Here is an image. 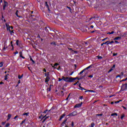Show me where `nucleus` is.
Returning a JSON list of instances; mask_svg holds the SVG:
<instances>
[{"mask_svg": "<svg viewBox=\"0 0 127 127\" xmlns=\"http://www.w3.org/2000/svg\"><path fill=\"white\" fill-rule=\"evenodd\" d=\"M62 79H63L64 81H65V82H66L68 83H72V82H74V81H75L76 78L69 77H65L64 76H62Z\"/></svg>", "mask_w": 127, "mask_h": 127, "instance_id": "f257e3e1", "label": "nucleus"}, {"mask_svg": "<svg viewBox=\"0 0 127 127\" xmlns=\"http://www.w3.org/2000/svg\"><path fill=\"white\" fill-rule=\"evenodd\" d=\"M127 89V83L122 84L121 86V91H126Z\"/></svg>", "mask_w": 127, "mask_h": 127, "instance_id": "f03ea898", "label": "nucleus"}, {"mask_svg": "<svg viewBox=\"0 0 127 127\" xmlns=\"http://www.w3.org/2000/svg\"><path fill=\"white\" fill-rule=\"evenodd\" d=\"M49 80H50V77H49V72H48V75L45 79V83H48V82H49Z\"/></svg>", "mask_w": 127, "mask_h": 127, "instance_id": "7ed1b4c3", "label": "nucleus"}, {"mask_svg": "<svg viewBox=\"0 0 127 127\" xmlns=\"http://www.w3.org/2000/svg\"><path fill=\"white\" fill-rule=\"evenodd\" d=\"M69 117H73L74 116H77V111H74L73 112L68 115Z\"/></svg>", "mask_w": 127, "mask_h": 127, "instance_id": "20e7f679", "label": "nucleus"}, {"mask_svg": "<svg viewBox=\"0 0 127 127\" xmlns=\"http://www.w3.org/2000/svg\"><path fill=\"white\" fill-rule=\"evenodd\" d=\"M8 3H7V2H6V1H4V4L3 6V10H4V9H5V7H6V6H8Z\"/></svg>", "mask_w": 127, "mask_h": 127, "instance_id": "39448f33", "label": "nucleus"}, {"mask_svg": "<svg viewBox=\"0 0 127 127\" xmlns=\"http://www.w3.org/2000/svg\"><path fill=\"white\" fill-rule=\"evenodd\" d=\"M83 103L81 102V103H78V104H76L74 108H80L82 106V105Z\"/></svg>", "mask_w": 127, "mask_h": 127, "instance_id": "423d86ee", "label": "nucleus"}, {"mask_svg": "<svg viewBox=\"0 0 127 127\" xmlns=\"http://www.w3.org/2000/svg\"><path fill=\"white\" fill-rule=\"evenodd\" d=\"M47 115H46L42 118V120H43L44 119L43 121H42L43 123H44L45 121H46L48 119V118H49V116L47 117Z\"/></svg>", "mask_w": 127, "mask_h": 127, "instance_id": "0eeeda50", "label": "nucleus"}, {"mask_svg": "<svg viewBox=\"0 0 127 127\" xmlns=\"http://www.w3.org/2000/svg\"><path fill=\"white\" fill-rule=\"evenodd\" d=\"M45 6L48 8L49 12H50V8H49V5H48V3L47 2V1H46L45 2Z\"/></svg>", "mask_w": 127, "mask_h": 127, "instance_id": "6e6552de", "label": "nucleus"}, {"mask_svg": "<svg viewBox=\"0 0 127 127\" xmlns=\"http://www.w3.org/2000/svg\"><path fill=\"white\" fill-rule=\"evenodd\" d=\"M66 122H67V119H65L64 122H63L62 124H61V127H64V125L66 126Z\"/></svg>", "mask_w": 127, "mask_h": 127, "instance_id": "1a4fd4ad", "label": "nucleus"}, {"mask_svg": "<svg viewBox=\"0 0 127 127\" xmlns=\"http://www.w3.org/2000/svg\"><path fill=\"white\" fill-rule=\"evenodd\" d=\"M7 48V46H6V42H4V47L3 48V50L4 51Z\"/></svg>", "mask_w": 127, "mask_h": 127, "instance_id": "9d476101", "label": "nucleus"}, {"mask_svg": "<svg viewBox=\"0 0 127 127\" xmlns=\"http://www.w3.org/2000/svg\"><path fill=\"white\" fill-rule=\"evenodd\" d=\"M65 116H66V114H65V113H64L63 114H62V116L60 118L59 121H61V120H62V119H63V118L64 117H65Z\"/></svg>", "mask_w": 127, "mask_h": 127, "instance_id": "9b49d317", "label": "nucleus"}, {"mask_svg": "<svg viewBox=\"0 0 127 127\" xmlns=\"http://www.w3.org/2000/svg\"><path fill=\"white\" fill-rule=\"evenodd\" d=\"M19 56L21 57V58H22L23 59H25V57L22 56V52H19Z\"/></svg>", "mask_w": 127, "mask_h": 127, "instance_id": "f8f14e48", "label": "nucleus"}, {"mask_svg": "<svg viewBox=\"0 0 127 127\" xmlns=\"http://www.w3.org/2000/svg\"><path fill=\"white\" fill-rule=\"evenodd\" d=\"M13 29V27H8V28H7V30H9V31L10 32V31H11V30H12V29Z\"/></svg>", "mask_w": 127, "mask_h": 127, "instance_id": "ddd939ff", "label": "nucleus"}, {"mask_svg": "<svg viewBox=\"0 0 127 127\" xmlns=\"http://www.w3.org/2000/svg\"><path fill=\"white\" fill-rule=\"evenodd\" d=\"M7 121H8L9 120H10V118H11V114H8L7 115Z\"/></svg>", "mask_w": 127, "mask_h": 127, "instance_id": "4468645a", "label": "nucleus"}, {"mask_svg": "<svg viewBox=\"0 0 127 127\" xmlns=\"http://www.w3.org/2000/svg\"><path fill=\"white\" fill-rule=\"evenodd\" d=\"M78 86H79V87L80 88V90H86L84 88L82 87L81 86V83H79Z\"/></svg>", "mask_w": 127, "mask_h": 127, "instance_id": "2eb2a0df", "label": "nucleus"}, {"mask_svg": "<svg viewBox=\"0 0 127 127\" xmlns=\"http://www.w3.org/2000/svg\"><path fill=\"white\" fill-rule=\"evenodd\" d=\"M109 42H110V41H106V42L101 44V46H103L104 45V44H108V43H109Z\"/></svg>", "mask_w": 127, "mask_h": 127, "instance_id": "dca6fc26", "label": "nucleus"}, {"mask_svg": "<svg viewBox=\"0 0 127 127\" xmlns=\"http://www.w3.org/2000/svg\"><path fill=\"white\" fill-rule=\"evenodd\" d=\"M51 45H54V46H56V43L55 42H52L50 43Z\"/></svg>", "mask_w": 127, "mask_h": 127, "instance_id": "f3484780", "label": "nucleus"}, {"mask_svg": "<svg viewBox=\"0 0 127 127\" xmlns=\"http://www.w3.org/2000/svg\"><path fill=\"white\" fill-rule=\"evenodd\" d=\"M119 39H122V37H117L114 38V40H119Z\"/></svg>", "mask_w": 127, "mask_h": 127, "instance_id": "a211bd4d", "label": "nucleus"}, {"mask_svg": "<svg viewBox=\"0 0 127 127\" xmlns=\"http://www.w3.org/2000/svg\"><path fill=\"white\" fill-rule=\"evenodd\" d=\"M51 86H53V85H50V87L47 88V91H48V92H50V91H51Z\"/></svg>", "mask_w": 127, "mask_h": 127, "instance_id": "6ab92c4d", "label": "nucleus"}, {"mask_svg": "<svg viewBox=\"0 0 127 127\" xmlns=\"http://www.w3.org/2000/svg\"><path fill=\"white\" fill-rule=\"evenodd\" d=\"M92 66V65H89V66L84 68V70L86 71V70H88V69H90V68H91Z\"/></svg>", "mask_w": 127, "mask_h": 127, "instance_id": "aec40b11", "label": "nucleus"}, {"mask_svg": "<svg viewBox=\"0 0 127 127\" xmlns=\"http://www.w3.org/2000/svg\"><path fill=\"white\" fill-rule=\"evenodd\" d=\"M15 15H16V16H17V17H20L18 15V10H16V12H15Z\"/></svg>", "mask_w": 127, "mask_h": 127, "instance_id": "412c9836", "label": "nucleus"}, {"mask_svg": "<svg viewBox=\"0 0 127 127\" xmlns=\"http://www.w3.org/2000/svg\"><path fill=\"white\" fill-rule=\"evenodd\" d=\"M118 116V114L117 113H112V114H111V116L112 117H113V116Z\"/></svg>", "mask_w": 127, "mask_h": 127, "instance_id": "4be33fe9", "label": "nucleus"}, {"mask_svg": "<svg viewBox=\"0 0 127 127\" xmlns=\"http://www.w3.org/2000/svg\"><path fill=\"white\" fill-rule=\"evenodd\" d=\"M28 115H29V113H25L22 115V116H28Z\"/></svg>", "mask_w": 127, "mask_h": 127, "instance_id": "5701e85b", "label": "nucleus"}, {"mask_svg": "<svg viewBox=\"0 0 127 127\" xmlns=\"http://www.w3.org/2000/svg\"><path fill=\"white\" fill-rule=\"evenodd\" d=\"M85 93H86V92H91L92 93H94V90H88L85 91Z\"/></svg>", "mask_w": 127, "mask_h": 127, "instance_id": "b1692460", "label": "nucleus"}, {"mask_svg": "<svg viewBox=\"0 0 127 127\" xmlns=\"http://www.w3.org/2000/svg\"><path fill=\"white\" fill-rule=\"evenodd\" d=\"M112 43H114V41H111V42H109L107 43V45H109V44H112Z\"/></svg>", "mask_w": 127, "mask_h": 127, "instance_id": "393cba45", "label": "nucleus"}, {"mask_svg": "<svg viewBox=\"0 0 127 127\" xmlns=\"http://www.w3.org/2000/svg\"><path fill=\"white\" fill-rule=\"evenodd\" d=\"M30 60H31V61L32 62L33 64H34V63H35V62H34V61H33L32 58H31V57H30Z\"/></svg>", "mask_w": 127, "mask_h": 127, "instance_id": "a878e982", "label": "nucleus"}, {"mask_svg": "<svg viewBox=\"0 0 127 127\" xmlns=\"http://www.w3.org/2000/svg\"><path fill=\"white\" fill-rule=\"evenodd\" d=\"M95 127V123H92L91 124V127Z\"/></svg>", "mask_w": 127, "mask_h": 127, "instance_id": "bb28decb", "label": "nucleus"}, {"mask_svg": "<svg viewBox=\"0 0 127 127\" xmlns=\"http://www.w3.org/2000/svg\"><path fill=\"white\" fill-rule=\"evenodd\" d=\"M85 71H86L85 70V69H84L83 70H82L80 73L79 74H83V73H84V72H85Z\"/></svg>", "mask_w": 127, "mask_h": 127, "instance_id": "cd10ccee", "label": "nucleus"}, {"mask_svg": "<svg viewBox=\"0 0 127 127\" xmlns=\"http://www.w3.org/2000/svg\"><path fill=\"white\" fill-rule=\"evenodd\" d=\"M7 76H8V74L5 75L4 80H7Z\"/></svg>", "mask_w": 127, "mask_h": 127, "instance_id": "c85d7f7f", "label": "nucleus"}, {"mask_svg": "<svg viewBox=\"0 0 127 127\" xmlns=\"http://www.w3.org/2000/svg\"><path fill=\"white\" fill-rule=\"evenodd\" d=\"M3 66V62L0 63V67H2Z\"/></svg>", "mask_w": 127, "mask_h": 127, "instance_id": "c756f323", "label": "nucleus"}, {"mask_svg": "<svg viewBox=\"0 0 127 127\" xmlns=\"http://www.w3.org/2000/svg\"><path fill=\"white\" fill-rule=\"evenodd\" d=\"M127 77L125 79H123L122 80H121L120 82H125V81H127Z\"/></svg>", "mask_w": 127, "mask_h": 127, "instance_id": "7c9ffc66", "label": "nucleus"}, {"mask_svg": "<svg viewBox=\"0 0 127 127\" xmlns=\"http://www.w3.org/2000/svg\"><path fill=\"white\" fill-rule=\"evenodd\" d=\"M103 116V114H96V116L97 117H100V116Z\"/></svg>", "mask_w": 127, "mask_h": 127, "instance_id": "2f4dec72", "label": "nucleus"}, {"mask_svg": "<svg viewBox=\"0 0 127 127\" xmlns=\"http://www.w3.org/2000/svg\"><path fill=\"white\" fill-rule=\"evenodd\" d=\"M97 58L98 59H103V57L102 56H97Z\"/></svg>", "mask_w": 127, "mask_h": 127, "instance_id": "473e14b6", "label": "nucleus"}, {"mask_svg": "<svg viewBox=\"0 0 127 127\" xmlns=\"http://www.w3.org/2000/svg\"><path fill=\"white\" fill-rule=\"evenodd\" d=\"M125 118V114H122L121 116V119L123 120Z\"/></svg>", "mask_w": 127, "mask_h": 127, "instance_id": "72a5a7b5", "label": "nucleus"}, {"mask_svg": "<svg viewBox=\"0 0 127 127\" xmlns=\"http://www.w3.org/2000/svg\"><path fill=\"white\" fill-rule=\"evenodd\" d=\"M6 28H8V27H10V26H9V25L7 23H6Z\"/></svg>", "mask_w": 127, "mask_h": 127, "instance_id": "f704fd0d", "label": "nucleus"}, {"mask_svg": "<svg viewBox=\"0 0 127 127\" xmlns=\"http://www.w3.org/2000/svg\"><path fill=\"white\" fill-rule=\"evenodd\" d=\"M114 33L115 32L112 31L111 32L108 33V34H114Z\"/></svg>", "mask_w": 127, "mask_h": 127, "instance_id": "c9c22d12", "label": "nucleus"}, {"mask_svg": "<svg viewBox=\"0 0 127 127\" xmlns=\"http://www.w3.org/2000/svg\"><path fill=\"white\" fill-rule=\"evenodd\" d=\"M25 123V120L22 121V122L20 123V125H23Z\"/></svg>", "mask_w": 127, "mask_h": 127, "instance_id": "e433bc0d", "label": "nucleus"}, {"mask_svg": "<svg viewBox=\"0 0 127 127\" xmlns=\"http://www.w3.org/2000/svg\"><path fill=\"white\" fill-rule=\"evenodd\" d=\"M58 65H59V64H57V63H56L54 66H53V67H55L56 66H58Z\"/></svg>", "mask_w": 127, "mask_h": 127, "instance_id": "4c0bfd02", "label": "nucleus"}, {"mask_svg": "<svg viewBox=\"0 0 127 127\" xmlns=\"http://www.w3.org/2000/svg\"><path fill=\"white\" fill-rule=\"evenodd\" d=\"M107 39H109V38L107 37L102 40V41H105V40H107Z\"/></svg>", "mask_w": 127, "mask_h": 127, "instance_id": "58836bf2", "label": "nucleus"}, {"mask_svg": "<svg viewBox=\"0 0 127 127\" xmlns=\"http://www.w3.org/2000/svg\"><path fill=\"white\" fill-rule=\"evenodd\" d=\"M9 127V123H7L5 126V127Z\"/></svg>", "mask_w": 127, "mask_h": 127, "instance_id": "ea45409f", "label": "nucleus"}, {"mask_svg": "<svg viewBox=\"0 0 127 127\" xmlns=\"http://www.w3.org/2000/svg\"><path fill=\"white\" fill-rule=\"evenodd\" d=\"M19 40H16V45H17V46H18V42H19Z\"/></svg>", "mask_w": 127, "mask_h": 127, "instance_id": "a19ab883", "label": "nucleus"}, {"mask_svg": "<svg viewBox=\"0 0 127 127\" xmlns=\"http://www.w3.org/2000/svg\"><path fill=\"white\" fill-rule=\"evenodd\" d=\"M116 67V65L115 64H114L113 66L112 67L111 69H115V68Z\"/></svg>", "mask_w": 127, "mask_h": 127, "instance_id": "79ce46f5", "label": "nucleus"}, {"mask_svg": "<svg viewBox=\"0 0 127 127\" xmlns=\"http://www.w3.org/2000/svg\"><path fill=\"white\" fill-rule=\"evenodd\" d=\"M11 46H12V48L11 49V50H13V45H12V42H11Z\"/></svg>", "mask_w": 127, "mask_h": 127, "instance_id": "37998d69", "label": "nucleus"}, {"mask_svg": "<svg viewBox=\"0 0 127 127\" xmlns=\"http://www.w3.org/2000/svg\"><path fill=\"white\" fill-rule=\"evenodd\" d=\"M113 70H114V69L111 68V69L108 71V73H110V72L112 71Z\"/></svg>", "mask_w": 127, "mask_h": 127, "instance_id": "c03bdc74", "label": "nucleus"}, {"mask_svg": "<svg viewBox=\"0 0 127 127\" xmlns=\"http://www.w3.org/2000/svg\"><path fill=\"white\" fill-rule=\"evenodd\" d=\"M9 32H10V34H11V35H12V33H13V30L10 31Z\"/></svg>", "mask_w": 127, "mask_h": 127, "instance_id": "a18cd8bd", "label": "nucleus"}, {"mask_svg": "<svg viewBox=\"0 0 127 127\" xmlns=\"http://www.w3.org/2000/svg\"><path fill=\"white\" fill-rule=\"evenodd\" d=\"M17 118H18V115H16V116H15V117L14 118V120H16V119H17Z\"/></svg>", "mask_w": 127, "mask_h": 127, "instance_id": "49530a36", "label": "nucleus"}, {"mask_svg": "<svg viewBox=\"0 0 127 127\" xmlns=\"http://www.w3.org/2000/svg\"><path fill=\"white\" fill-rule=\"evenodd\" d=\"M88 77L89 78H93V75H88Z\"/></svg>", "mask_w": 127, "mask_h": 127, "instance_id": "de8ad7c7", "label": "nucleus"}, {"mask_svg": "<svg viewBox=\"0 0 127 127\" xmlns=\"http://www.w3.org/2000/svg\"><path fill=\"white\" fill-rule=\"evenodd\" d=\"M47 112H48V110H46L44 112V114H46V113H47Z\"/></svg>", "mask_w": 127, "mask_h": 127, "instance_id": "09e8293b", "label": "nucleus"}, {"mask_svg": "<svg viewBox=\"0 0 127 127\" xmlns=\"http://www.w3.org/2000/svg\"><path fill=\"white\" fill-rule=\"evenodd\" d=\"M62 80H63V79L62 78H59V82H61V81H62Z\"/></svg>", "mask_w": 127, "mask_h": 127, "instance_id": "8fccbe9b", "label": "nucleus"}, {"mask_svg": "<svg viewBox=\"0 0 127 127\" xmlns=\"http://www.w3.org/2000/svg\"><path fill=\"white\" fill-rule=\"evenodd\" d=\"M45 30L46 31H47V32H48V30L47 29V27H46L45 28Z\"/></svg>", "mask_w": 127, "mask_h": 127, "instance_id": "3c124183", "label": "nucleus"}, {"mask_svg": "<svg viewBox=\"0 0 127 127\" xmlns=\"http://www.w3.org/2000/svg\"><path fill=\"white\" fill-rule=\"evenodd\" d=\"M71 127H74V122H71Z\"/></svg>", "mask_w": 127, "mask_h": 127, "instance_id": "603ef678", "label": "nucleus"}, {"mask_svg": "<svg viewBox=\"0 0 127 127\" xmlns=\"http://www.w3.org/2000/svg\"><path fill=\"white\" fill-rule=\"evenodd\" d=\"M18 79H21L22 77H21V76L20 75H19L18 76Z\"/></svg>", "mask_w": 127, "mask_h": 127, "instance_id": "864d4df0", "label": "nucleus"}, {"mask_svg": "<svg viewBox=\"0 0 127 127\" xmlns=\"http://www.w3.org/2000/svg\"><path fill=\"white\" fill-rule=\"evenodd\" d=\"M2 126H4L5 125V122H2Z\"/></svg>", "mask_w": 127, "mask_h": 127, "instance_id": "5fc2aeb1", "label": "nucleus"}, {"mask_svg": "<svg viewBox=\"0 0 127 127\" xmlns=\"http://www.w3.org/2000/svg\"><path fill=\"white\" fill-rule=\"evenodd\" d=\"M74 78H76V79H77L78 80H80V79H83V78H79L78 77H74Z\"/></svg>", "mask_w": 127, "mask_h": 127, "instance_id": "6e6d98bb", "label": "nucleus"}, {"mask_svg": "<svg viewBox=\"0 0 127 127\" xmlns=\"http://www.w3.org/2000/svg\"><path fill=\"white\" fill-rule=\"evenodd\" d=\"M18 54V52H17V51H16V52L14 53V54Z\"/></svg>", "mask_w": 127, "mask_h": 127, "instance_id": "4d7b16f0", "label": "nucleus"}, {"mask_svg": "<svg viewBox=\"0 0 127 127\" xmlns=\"http://www.w3.org/2000/svg\"><path fill=\"white\" fill-rule=\"evenodd\" d=\"M73 73H74V71H72L71 73L69 74L70 76L72 75L73 74Z\"/></svg>", "mask_w": 127, "mask_h": 127, "instance_id": "13d9d810", "label": "nucleus"}, {"mask_svg": "<svg viewBox=\"0 0 127 127\" xmlns=\"http://www.w3.org/2000/svg\"><path fill=\"white\" fill-rule=\"evenodd\" d=\"M115 103V104H119V103H120V101H116Z\"/></svg>", "mask_w": 127, "mask_h": 127, "instance_id": "bf43d9fd", "label": "nucleus"}, {"mask_svg": "<svg viewBox=\"0 0 127 127\" xmlns=\"http://www.w3.org/2000/svg\"><path fill=\"white\" fill-rule=\"evenodd\" d=\"M122 107H123V109H124L125 110H127V108H126V107H125V106H122Z\"/></svg>", "mask_w": 127, "mask_h": 127, "instance_id": "052dcab7", "label": "nucleus"}, {"mask_svg": "<svg viewBox=\"0 0 127 127\" xmlns=\"http://www.w3.org/2000/svg\"><path fill=\"white\" fill-rule=\"evenodd\" d=\"M95 17H91V18H90L89 20H91L93 19V18H95Z\"/></svg>", "mask_w": 127, "mask_h": 127, "instance_id": "680f3d73", "label": "nucleus"}, {"mask_svg": "<svg viewBox=\"0 0 127 127\" xmlns=\"http://www.w3.org/2000/svg\"><path fill=\"white\" fill-rule=\"evenodd\" d=\"M79 99H80V100H82V99H83V96H80Z\"/></svg>", "mask_w": 127, "mask_h": 127, "instance_id": "e2e57ef3", "label": "nucleus"}, {"mask_svg": "<svg viewBox=\"0 0 127 127\" xmlns=\"http://www.w3.org/2000/svg\"><path fill=\"white\" fill-rule=\"evenodd\" d=\"M121 75L122 76H123V75H124V72H122L121 73Z\"/></svg>", "mask_w": 127, "mask_h": 127, "instance_id": "0e129e2a", "label": "nucleus"}, {"mask_svg": "<svg viewBox=\"0 0 127 127\" xmlns=\"http://www.w3.org/2000/svg\"><path fill=\"white\" fill-rule=\"evenodd\" d=\"M90 28H94V26H93V25L90 26Z\"/></svg>", "mask_w": 127, "mask_h": 127, "instance_id": "69168bd1", "label": "nucleus"}, {"mask_svg": "<svg viewBox=\"0 0 127 127\" xmlns=\"http://www.w3.org/2000/svg\"><path fill=\"white\" fill-rule=\"evenodd\" d=\"M118 77H121V75H118L116 76V78H118Z\"/></svg>", "mask_w": 127, "mask_h": 127, "instance_id": "338daca9", "label": "nucleus"}, {"mask_svg": "<svg viewBox=\"0 0 127 127\" xmlns=\"http://www.w3.org/2000/svg\"><path fill=\"white\" fill-rule=\"evenodd\" d=\"M3 29H4L5 28V25H3Z\"/></svg>", "mask_w": 127, "mask_h": 127, "instance_id": "774afa93", "label": "nucleus"}]
</instances>
